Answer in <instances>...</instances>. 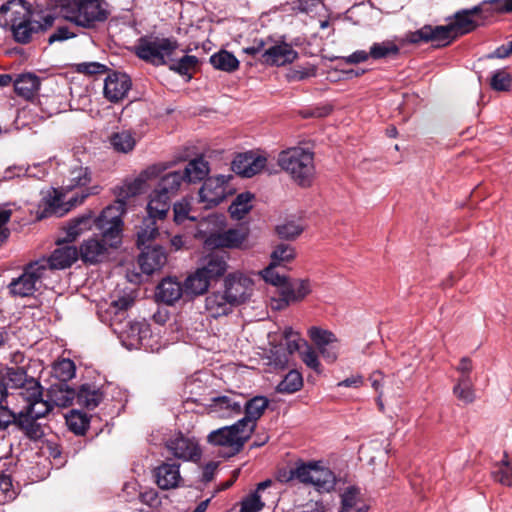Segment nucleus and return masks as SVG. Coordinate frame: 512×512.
I'll list each match as a JSON object with an SVG mask.
<instances>
[{
  "mask_svg": "<svg viewBox=\"0 0 512 512\" xmlns=\"http://www.w3.org/2000/svg\"><path fill=\"white\" fill-rule=\"evenodd\" d=\"M91 181L92 173L88 167L79 162L71 164L63 176L62 191L52 189L43 197L39 217H62L72 208L82 204L87 197L99 194L101 187L89 186Z\"/></svg>",
  "mask_w": 512,
  "mask_h": 512,
  "instance_id": "nucleus-1",
  "label": "nucleus"
},
{
  "mask_svg": "<svg viewBox=\"0 0 512 512\" xmlns=\"http://www.w3.org/2000/svg\"><path fill=\"white\" fill-rule=\"evenodd\" d=\"M0 25L12 31L14 39L22 44L31 41L33 34L44 27L31 20V6L24 0H10L0 7Z\"/></svg>",
  "mask_w": 512,
  "mask_h": 512,
  "instance_id": "nucleus-2",
  "label": "nucleus"
},
{
  "mask_svg": "<svg viewBox=\"0 0 512 512\" xmlns=\"http://www.w3.org/2000/svg\"><path fill=\"white\" fill-rule=\"evenodd\" d=\"M161 172L162 169L160 166L153 165L142 171L138 177L132 180H126L121 185L116 186L114 188L116 200L101 212V221L109 219L123 225L122 216L126 213L128 200L142 193L145 189L146 182L158 177Z\"/></svg>",
  "mask_w": 512,
  "mask_h": 512,
  "instance_id": "nucleus-3",
  "label": "nucleus"
},
{
  "mask_svg": "<svg viewBox=\"0 0 512 512\" xmlns=\"http://www.w3.org/2000/svg\"><path fill=\"white\" fill-rule=\"evenodd\" d=\"M101 220L102 214L94 220L101 237L90 238L80 247L81 258L84 262L97 263L102 261L109 248H116L121 243L123 225L116 223L114 220Z\"/></svg>",
  "mask_w": 512,
  "mask_h": 512,
  "instance_id": "nucleus-4",
  "label": "nucleus"
},
{
  "mask_svg": "<svg viewBox=\"0 0 512 512\" xmlns=\"http://www.w3.org/2000/svg\"><path fill=\"white\" fill-rule=\"evenodd\" d=\"M278 164L295 183L310 187L315 177L314 154L302 147H292L278 155Z\"/></svg>",
  "mask_w": 512,
  "mask_h": 512,
  "instance_id": "nucleus-5",
  "label": "nucleus"
},
{
  "mask_svg": "<svg viewBox=\"0 0 512 512\" xmlns=\"http://www.w3.org/2000/svg\"><path fill=\"white\" fill-rule=\"evenodd\" d=\"M243 52L257 58L262 64L283 66L292 63L298 53L286 42H274L270 37L255 39L252 45L243 48Z\"/></svg>",
  "mask_w": 512,
  "mask_h": 512,
  "instance_id": "nucleus-6",
  "label": "nucleus"
},
{
  "mask_svg": "<svg viewBox=\"0 0 512 512\" xmlns=\"http://www.w3.org/2000/svg\"><path fill=\"white\" fill-rule=\"evenodd\" d=\"M63 16L78 26L90 28L107 18L99 0H60Z\"/></svg>",
  "mask_w": 512,
  "mask_h": 512,
  "instance_id": "nucleus-7",
  "label": "nucleus"
},
{
  "mask_svg": "<svg viewBox=\"0 0 512 512\" xmlns=\"http://www.w3.org/2000/svg\"><path fill=\"white\" fill-rule=\"evenodd\" d=\"M179 46L174 38L142 37L135 46V54L154 66L168 65Z\"/></svg>",
  "mask_w": 512,
  "mask_h": 512,
  "instance_id": "nucleus-8",
  "label": "nucleus"
},
{
  "mask_svg": "<svg viewBox=\"0 0 512 512\" xmlns=\"http://www.w3.org/2000/svg\"><path fill=\"white\" fill-rule=\"evenodd\" d=\"M250 437V430L244 429L236 422L233 425L211 431L207 436V441L213 446L225 448L226 452L223 456L231 457L242 450Z\"/></svg>",
  "mask_w": 512,
  "mask_h": 512,
  "instance_id": "nucleus-9",
  "label": "nucleus"
},
{
  "mask_svg": "<svg viewBox=\"0 0 512 512\" xmlns=\"http://www.w3.org/2000/svg\"><path fill=\"white\" fill-rule=\"evenodd\" d=\"M45 268L37 261L27 265L23 273L9 284L10 293L14 296H32L38 289L42 278L45 276Z\"/></svg>",
  "mask_w": 512,
  "mask_h": 512,
  "instance_id": "nucleus-10",
  "label": "nucleus"
},
{
  "mask_svg": "<svg viewBox=\"0 0 512 512\" xmlns=\"http://www.w3.org/2000/svg\"><path fill=\"white\" fill-rule=\"evenodd\" d=\"M233 178L229 175H217L207 178L199 190L200 202L205 208H213L219 205L231 194L229 181Z\"/></svg>",
  "mask_w": 512,
  "mask_h": 512,
  "instance_id": "nucleus-11",
  "label": "nucleus"
},
{
  "mask_svg": "<svg viewBox=\"0 0 512 512\" xmlns=\"http://www.w3.org/2000/svg\"><path fill=\"white\" fill-rule=\"evenodd\" d=\"M248 229L231 228L222 232L210 233L204 243L211 249L228 248L247 250L252 247L248 242Z\"/></svg>",
  "mask_w": 512,
  "mask_h": 512,
  "instance_id": "nucleus-12",
  "label": "nucleus"
},
{
  "mask_svg": "<svg viewBox=\"0 0 512 512\" xmlns=\"http://www.w3.org/2000/svg\"><path fill=\"white\" fill-rule=\"evenodd\" d=\"M455 38L457 37L449 23L439 26L425 25L416 31L408 32L405 36L406 42L410 44L435 42L442 46L450 44Z\"/></svg>",
  "mask_w": 512,
  "mask_h": 512,
  "instance_id": "nucleus-13",
  "label": "nucleus"
},
{
  "mask_svg": "<svg viewBox=\"0 0 512 512\" xmlns=\"http://www.w3.org/2000/svg\"><path fill=\"white\" fill-rule=\"evenodd\" d=\"M223 284V291L234 306L245 303L252 296L254 282L241 272L228 274Z\"/></svg>",
  "mask_w": 512,
  "mask_h": 512,
  "instance_id": "nucleus-14",
  "label": "nucleus"
},
{
  "mask_svg": "<svg viewBox=\"0 0 512 512\" xmlns=\"http://www.w3.org/2000/svg\"><path fill=\"white\" fill-rule=\"evenodd\" d=\"M311 292L308 280L295 279L284 281L279 288V299H273L272 306L280 310L289 306L291 303L302 301Z\"/></svg>",
  "mask_w": 512,
  "mask_h": 512,
  "instance_id": "nucleus-15",
  "label": "nucleus"
},
{
  "mask_svg": "<svg viewBox=\"0 0 512 512\" xmlns=\"http://www.w3.org/2000/svg\"><path fill=\"white\" fill-rule=\"evenodd\" d=\"M165 446L174 457L184 461H197L201 456V450L195 438L182 433L170 437Z\"/></svg>",
  "mask_w": 512,
  "mask_h": 512,
  "instance_id": "nucleus-16",
  "label": "nucleus"
},
{
  "mask_svg": "<svg viewBox=\"0 0 512 512\" xmlns=\"http://www.w3.org/2000/svg\"><path fill=\"white\" fill-rule=\"evenodd\" d=\"M131 87V78L126 73L114 71L108 74L104 81V97L112 103H117L127 96Z\"/></svg>",
  "mask_w": 512,
  "mask_h": 512,
  "instance_id": "nucleus-17",
  "label": "nucleus"
},
{
  "mask_svg": "<svg viewBox=\"0 0 512 512\" xmlns=\"http://www.w3.org/2000/svg\"><path fill=\"white\" fill-rule=\"evenodd\" d=\"M0 378L7 389H19L20 392H37L40 384L32 377H28L26 371L21 367H6L0 371Z\"/></svg>",
  "mask_w": 512,
  "mask_h": 512,
  "instance_id": "nucleus-18",
  "label": "nucleus"
},
{
  "mask_svg": "<svg viewBox=\"0 0 512 512\" xmlns=\"http://www.w3.org/2000/svg\"><path fill=\"white\" fill-rule=\"evenodd\" d=\"M267 163V158L252 152L239 154L232 162V170L243 177L250 178L261 172Z\"/></svg>",
  "mask_w": 512,
  "mask_h": 512,
  "instance_id": "nucleus-19",
  "label": "nucleus"
},
{
  "mask_svg": "<svg viewBox=\"0 0 512 512\" xmlns=\"http://www.w3.org/2000/svg\"><path fill=\"white\" fill-rule=\"evenodd\" d=\"M19 395L27 402L26 407L19 412L20 414L39 419L45 417L53 408L49 399H43L40 384L37 387V392H19Z\"/></svg>",
  "mask_w": 512,
  "mask_h": 512,
  "instance_id": "nucleus-20",
  "label": "nucleus"
},
{
  "mask_svg": "<svg viewBox=\"0 0 512 512\" xmlns=\"http://www.w3.org/2000/svg\"><path fill=\"white\" fill-rule=\"evenodd\" d=\"M155 482L162 490L179 487L182 482L180 465L175 462H163L153 471Z\"/></svg>",
  "mask_w": 512,
  "mask_h": 512,
  "instance_id": "nucleus-21",
  "label": "nucleus"
},
{
  "mask_svg": "<svg viewBox=\"0 0 512 512\" xmlns=\"http://www.w3.org/2000/svg\"><path fill=\"white\" fill-rule=\"evenodd\" d=\"M269 400L264 396H255L243 404L245 416L239 419L238 425L250 430V435L256 428L257 420L268 407Z\"/></svg>",
  "mask_w": 512,
  "mask_h": 512,
  "instance_id": "nucleus-22",
  "label": "nucleus"
},
{
  "mask_svg": "<svg viewBox=\"0 0 512 512\" xmlns=\"http://www.w3.org/2000/svg\"><path fill=\"white\" fill-rule=\"evenodd\" d=\"M77 259V248L66 245L55 249L49 258H43L37 262L44 266L46 273L49 269H65L70 267Z\"/></svg>",
  "mask_w": 512,
  "mask_h": 512,
  "instance_id": "nucleus-23",
  "label": "nucleus"
},
{
  "mask_svg": "<svg viewBox=\"0 0 512 512\" xmlns=\"http://www.w3.org/2000/svg\"><path fill=\"white\" fill-rule=\"evenodd\" d=\"M143 273L151 275L161 270L167 262V255L161 245L142 249L138 259Z\"/></svg>",
  "mask_w": 512,
  "mask_h": 512,
  "instance_id": "nucleus-24",
  "label": "nucleus"
},
{
  "mask_svg": "<svg viewBox=\"0 0 512 512\" xmlns=\"http://www.w3.org/2000/svg\"><path fill=\"white\" fill-rule=\"evenodd\" d=\"M110 326L114 333L118 334L123 341H129L132 346L140 344L142 335L147 332L142 322L127 319L111 322Z\"/></svg>",
  "mask_w": 512,
  "mask_h": 512,
  "instance_id": "nucleus-25",
  "label": "nucleus"
},
{
  "mask_svg": "<svg viewBox=\"0 0 512 512\" xmlns=\"http://www.w3.org/2000/svg\"><path fill=\"white\" fill-rule=\"evenodd\" d=\"M234 307V304L230 301L224 291H213L205 297V311L213 318L227 316L232 312Z\"/></svg>",
  "mask_w": 512,
  "mask_h": 512,
  "instance_id": "nucleus-26",
  "label": "nucleus"
},
{
  "mask_svg": "<svg viewBox=\"0 0 512 512\" xmlns=\"http://www.w3.org/2000/svg\"><path fill=\"white\" fill-rule=\"evenodd\" d=\"M238 396H219L212 399L210 404L211 412L222 418H229L240 415L243 403L238 400Z\"/></svg>",
  "mask_w": 512,
  "mask_h": 512,
  "instance_id": "nucleus-27",
  "label": "nucleus"
},
{
  "mask_svg": "<svg viewBox=\"0 0 512 512\" xmlns=\"http://www.w3.org/2000/svg\"><path fill=\"white\" fill-rule=\"evenodd\" d=\"M164 242L169 238L167 232L160 233L156 221L152 218H144L137 231V246L140 249L152 247L151 243L156 239Z\"/></svg>",
  "mask_w": 512,
  "mask_h": 512,
  "instance_id": "nucleus-28",
  "label": "nucleus"
},
{
  "mask_svg": "<svg viewBox=\"0 0 512 512\" xmlns=\"http://www.w3.org/2000/svg\"><path fill=\"white\" fill-rule=\"evenodd\" d=\"M317 464L313 462L309 463H297L295 467L289 469L288 471H283L279 473L278 479L281 482H290L293 480H298L303 484L312 485L313 475L316 471Z\"/></svg>",
  "mask_w": 512,
  "mask_h": 512,
  "instance_id": "nucleus-29",
  "label": "nucleus"
},
{
  "mask_svg": "<svg viewBox=\"0 0 512 512\" xmlns=\"http://www.w3.org/2000/svg\"><path fill=\"white\" fill-rule=\"evenodd\" d=\"M183 294V287L179 281L168 277L163 279L157 286L156 298L158 301L173 304L178 301Z\"/></svg>",
  "mask_w": 512,
  "mask_h": 512,
  "instance_id": "nucleus-30",
  "label": "nucleus"
},
{
  "mask_svg": "<svg viewBox=\"0 0 512 512\" xmlns=\"http://www.w3.org/2000/svg\"><path fill=\"white\" fill-rule=\"evenodd\" d=\"M170 200V197L155 188L150 194L146 218H152L154 221L165 218L170 209Z\"/></svg>",
  "mask_w": 512,
  "mask_h": 512,
  "instance_id": "nucleus-31",
  "label": "nucleus"
},
{
  "mask_svg": "<svg viewBox=\"0 0 512 512\" xmlns=\"http://www.w3.org/2000/svg\"><path fill=\"white\" fill-rule=\"evenodd\" d=\"M226 257L217 253L208 254L199 269L210 279H217L227 271Z\"/></svg>",
  "mask_w": 512,
  "mask_h": 512,
  "instance_id": "nucleus-32",
  "label": "nucleus"
},
{
  "mask_svg": "<svg viewBox=\"0 0 512 512\" xmlns=\"http://www.w3.org/2000/svg\"><path fill=\"white\" fill-rule=\"evenodd\" d=\"M181 172L187 183H197L204 179L206 180L210 167L208 161L203 157H197L190 160Z\"/></svg>",
  "mask_w": 512,
  "mask_h": 512,
  "instance_id": "nucleus-33",
  "label": "nucleus"
},
{
  "mask_svg": "<svg viewBox=\"0 0 512 512\" xmlns=\"http://www.w3.org/2000/svg\"><path fill=\"white\" fill-rule=\"evenodd\" d=\"M187 183L182 172L170 171L163 174L156 186V189L172 198L180 190L181 186Z\"/></svg>",
  "mask_w": 512,
  "mask_h": 512,
  "instance_id": "nucleus-34",
  "label": "nucleus"
},
{
  "mask_svg": "<svg viewBox=\"0 0 512 512\" xmlns=\"http://www.w3.org/2000/svg\"><path fill=\"white\" fill-rule=\"evenodd\" d=\"M341 512H367L359 488L348 487L341 495Z\"/></svg>",
  "mask_w": 512,
  "mask_h": 512,
  "instance_id": "nucleus-35",
  "label": "nucleus"
},
{
  "mask_svg": "<svg viewBox=\"0 0 512 512\" xmlns=\"http://www.w3.org/2000/svg\"><path fill=\"white\" fill-rule=\"evenodd\" d=\"M448 20L456 37L468 34L478 26L476 20L470 17L465 9L455 12Z\"/></svg>",
  "mask_w": 512,
  "mask_h": 512,
  "instance_id": "nucleus-36",
  "label": "nucleus"
},
{
  "mask_svg": "<svg viewBox=\"0 0 512 512\" xmlns=\"http://www.w3.org/2000/svg\"><path fill=\"white\" fill-rule=\"evenodd\" d=\"M109 143L116 152L129 153L134 149L137 140L133 131L122 129L111 133Z\"/></svg>",
  "mask_w": 512,
  "mask_h": 512,
  "instance_id": "nucleus-37",
  "label": "nucleus"
},
{
  "mask_svg": "<svg viewBox=\"0 0 512 512\" xmlns=\"http://www.w3.org/2000/svg\"><path fill=\"white\" fill-rule=\"evenodd\" d=\"M40 86L39 78L32 74L20 75L14 81V90L26 100L32 99Z\"/></svg>",
  "mask_w": 512,
  "mask_h": 512,
  "instance_id": "nucleus-38",
  "label": "nucleus"
},
{
  "mask_svg": "<svg viewBox=\"0 0 512 512\" xmlns=\"http://www.w3.org/2000/svg\"><path fill=\"white\" fill-rule=\"evenodd\" d=\"M48 399L52 407H68L76 399V391L66 384L55 385L48 391Z\"/></svg>",
  "mask_w": 512,
  "mask_h": 512,
  "instance_id": "nucleus-39",
  "label": "nucleus"
},
{
  "mask_svg": "<svg viewBox=\"0 0 512 512\" xmlns=\"http://www.w3.org/2000/svg\"><path fill=\"white\" fill-rule=\"evenodd\" d=\"M283 338L286 344L287 354L279 356L276 361L281 366H285L288 363V355H292L296 351H301L302 346L304 347V340L301 339L300 334L295 332L292 327H286L283 331Z\"/></svg>",
  "mask_w": 512,
  "mask_h": 512,
  "instance_id": "nucleus-40",
  "label": "nucleus"
},
{
  "mask_svg": "<svg viewBox=\"0 0 512 512\" xmlns=\"http://www.w3.org/2000/svg\"><path fill=\"white\" fill-rule=\"evenodd\" d=\"M91 224V212L70 220L65 228L66 236L63 238V242L69 243L74 241L84 230L89 229Z\"/></svg>",
  "mask_w": 512,
  "mask_h": 512,
  "instance_id": "nucleus-41",
  "label": "nucleus"
},
{
  "mask_svg": "<svg viewBox=\"0 0 512 512\" xmlns=\"http://www.w3.org/2000/svg\"><path fill=\"white\" fill-rule=\"evenodd\" d=\"M199 64V59L193 55H184L179 59L172 56V60L169 61V69L178 73L179 75H187L188 79H191V74L194 72Z\"/></svg>",
  "mask_w": 512,
  "mask_h": 512,
  "instance_id": "nucleus-42",
  "label": "nucleus"
},
{
  "mask_svg": "<svg viewBox=\"0 0 512 512\" xmlns=\"http://www.w3.org/2000/svg\"><path fill=\"white\" fill-rule=\"evenodd\" d=\"M77 403L87 409L96 408L102 400L101 392L95 387L82 385L76 392Z\"/></svg>",
  "mask_w": 512,
  "mask_h": 512,
  "instance_id": "nucleus-43",
  "label": "nucleus"
},
{
  "mask_svg": "<svg viewBox=\"0 0 512 512\" xmlns=\"http://www.w3.org/2000/svg\"><path fill=\"white\" fill-rule=\"evenodd\" d=\"M335 481V475L330 469L321 467L317 464L316 471L313 475L312 485L319 492H329L334 489Z\"/></svg>",
  "mask_w": 512,
  "mask_h": 512,
  "instance_id": "nucleus-44",
  "label": "nucleus"
},
{
  "mask_svg": "<svg viewBox=\"0 0 512 512\" xmlns=\"http://www.w3.org/2000/svg\"><path fill=\"white\" fill-rule=\"evenodd\" d=\"M253 195L249 192L237 195L234 201L229 206V213L235 220L243 219L246 214L252 209Z\"/></svg>",
  "mask_w": 512,
  "mask_h": 512,
  "instance_id": "nucleus-45",
  "label": "nucleus"
},
{
  "mask_svg": "<svg viewBox=\"0 0 512 512\" xmlns=\"http://www.w3.org/2000/svg\"><path fill=\"white\" fill-rule=\"evenodd\" d=\"M210 63L215 69L225 72H233L238 69L239 61L230 52L221 50L210 57Z\"/></svg>",
  "mask_w": 512,
  "mask_h": 512,
  "instance_id": "nucleus-46",
  "label": "nucleus"
},
{
  "mask_svg": "<svg viewBox=\"0 0 512 512\" xmlns=\"http://www.w3.org/2000/svg\"><path fill=\"white\" fill-rule=\"evenodd\" d=\"M400 53V47L392 40L373 43L370 47V56L374 60L394 58Z\"/></svg>",
  "mask_w": 512,
  "mask_h": 512,
  "instance_id": "nucleus-47",
  "label": "nucleus"
},
{
  "mask_svg": "<svg viewBox=\"0 0 512 512\" xmlns=\"http://www.w3.org/2000/svg\"><path fill=\"white\" fill-rule=\"evenodd\" d=\"M210 281L211 280L198 268L195 273L186 279L185 289L191 294L200 295L207 291Z\"/></svg>",
  "mask_w": 512,
  "mask_h": 512,
  "instance_id": "nucleus-48",
  "label": "nucleus"
},
{
  "mask_svg": "<svg viewBox=\"0 0 512 512\" xmlns=\"http://www.w3.org/2000/svg\"><path fill=\"white\" fill-rule=\"evenodd\" d=\"M492 477L505 486H512V459L507 455L494 467Z\"/></svg>",
  "mask_w": 512,
  "mask_h": 512,
  "instance_id": "nucleus-49",
  "label": "nucleus"
},
{
  "mask_svg": "<svg viewBox=\"0 0 512 512\" xmlns=\"http://www.w3.org/2000/svg\"><path fill=\"white\" fill-rule=\"evenodd\" d=\"M36 420L37 419L28 417L25 414L18 413L17 427L32 440H37L43 436L42 428Z\"/></svg>",
  "mask_w": 512,
  "mask_h": 512,
  "instance_id": "nucleus-50",
  "label": "nucleus"
},
{
  "mask_svg": "<svg viewBox=\"0 0 512 512\" xmlns=\"http://www.w3.org/2000/svg\"><path fill=\"white\" fill-rule=\"evenodd\" d=\"M133 305V299L128 296L114 300L109 307L111 322L126 320L127 310Z\"/></svg>",
  "mask_w": 512,
  "mask_h": 512,
  "instance_id": "nucleus-51",
  "label": "nucleus"
},
{
  "mask_svg": "<svg viewBox=\"0 0 512 512\" xmlns=\"http://www.w3.org/2000/svg\"><path fill=\"white\" fill-rule=\"evenodd\" d=\"M66 423L72 432L83 435L89 427V418L86 414L73 410L66 416Z\"/></svg>",
  "mask_w": 512,
  "mask_h": 512,
  "instance_id": "nucleus-52",
  "label": "nucleus"
},
{
  "mask_svg": "<svg viewBox=\"0 0 512 512\" xmlns=\"http://www.w3.org/2000/svg\"><path fill=\"white\" fill-rule=\"evenodd\" d=\"M303 385L302 375L296 371L291 370L285 378L278 384L277 390L280 393H294L301 389Z\"/></svg>",
  "mask_w": 512,
  "mask_h": 512,
  "instance_id": "nucleus-53",
  "label": "nucleus"
},
{
  "mask_svg": "<svg viewBox=\"0 0 512 512\" xmlns=\"http://www.w3.org/2000/svg\"><path fill=\"white\" fill-rule=\"evenodd\" d=\"M490 87L498 92L510 91L512 88V74L504 69L496 70L491 76Z\"/></svg>",
  "mask_w": 512,
  "mask_h": 512,
  "instance_id": "nucleus-54",
  "label": "nucleus"
},
{
  "mask_svg": "<svg viewBox=\"0 0 512 512\" xmlns=\"http://www.w3.org/2000/svg\"><path fill=\"white\" fill-rule=\"evenodd\" d=\"M295 258V249L292 245L281 243L278 244L271 253V262L273 265H282L288 263Z\"/></svg>",
  "mask_w": 512,
  "mask_h": 512,
  "instance_id": "nucleus-55",
  "label": "nucleus"
},
{
  "mask_svg": "<svg viewBox=\"0 0 512 512\" xmlns=\"http://www.w3.org/2000/svg\"><path fill=\"white\" fill-rule=\"evenodd\" d=\"M308 335L318 349L337 341L336 336L331 331L316 326L308 330Z\"/></svg>",
  "mask_w": 512,
  "mask_h": 512,
  "instance_id": "nucleus-56",
  "label": "nucleus"
},
{
  "mask_svg": "<svg viewBox=\"0 0 512 512\" xmlns=\"http://www.w3.org/2000/svg\"><path fill=\"white\" fill-rule=\"evenodd\" d=\"M299 354L301 360L308 368L317 373L321 372V363L318 358V353L312 346L304 342V349L301 350Z\"/></svg>",
  "mask_w": 512,
  "mask_h": 512,
  "instance_id": "nucleus-57",
  "label": "nucleus"
},
{
  "mask_svg": "<svg viewBox=\"0 0 512 512\" xmlns=\"http://www.w3.org/2000/svg\"><path fill=\"white\" fill-rule=\"evenodd\" d=\"M53 371L57 378L66 382L75 376V364L70 359H62L54 364Z\"/></svg>",
  "mask_w": 512,
  "mask_h": 512,
  "instance_id": "nucleus-58",
  "label": "nucleus"
},
{
  "mask_svg": "<svg viewBox=\"0 0 512 512\" xmlns=\"http://www.w3.org/2000/svg\"><path fill=\"white\" fill-rule=\"evenodd\" d=\"M486 5H490L491 6V12L492 13H496V14H510V13H512V11H504V10H502L504 4L501 2V0H483L478 5L473 6L470 9H465V11H467L468 14L470 15V17L473 18V16L480 15L482 12H484L485 11L484 7Z\"/></svg>",
  "mask_w": 512,
  "mask_h": 512,
  "instance_id": "nucleus-59",
  "label": "nucleus"
},
{
  "mask_svg": "<svg viewBox=\"0 0 512 512\" xmlns=\"http://www.w3.org/2000/svg\"><path fill=\"white\" fill-rule=\"evenodd\" d=\"M264 502L257 492H252L241 501L239 512H259L263 509Z\"/></svg>",
  "mask_w": 512,
  "mask_h": 512,
  "instance_id": "nucleus-60",
  "label": "nucleus"
},
{
  "mask_svg": "<svg viewBox=\"0 0 512 512\" xmlns=\"http://www.w3.org/2000/svg\"><path fill=\"white\" fill-rule=\"evenodd\" d=\"M276 231L280 238L294 239L302 233L303 227L294 221H290L277 226Z\"/></svg>",
  "mask_w": 512,
  "mask_h": 512,
  "instance_id": "nucleus-61",
  "label": "nucleus"
},
{
  "mask_svg": "<svg viewBox=\"0 0 512 512\" xmlns=\"http://www.w3.org/2000/svg\"><path fill=\"white\" fill-rule=\"evenodd\" d=\"M277 266L278 265H273V263L271 262L268 267H266L260 272V274L262 278L265 280V282L277 286L279 289L286 280V277L284 275L279 274L276 271Z\"/></svg>",
  "mask_w": 512,
  "mask_h": 512,
  "instance_id": "nucleus-62",
  "label": "nucleus"
},
{
  "mask_svg": "<svg viewBox=\"0 0 512 512\" xmlns=\"http://www.w3.org/2000/svg\"><path fill=\"white\" fill-rule=\"evenodd\" d=\"M174 221L178 224L183 223L185 220L189 219L191 221H195L196 218L194 216H190V205L187 201H180L174 204Z\"/></svg>",
  "mask_w": 512,
  "mask_h": 512,
  "instance_id": "nucleus-63",
  "label": "nucleus"
},
{
  "mask_svg": "<svg viewBox=\"0 0 512 512\" xmlns=\"http://www.w3.org/2000/svg\"><path fill=\"white\" fill-rule=\"evenodd\" d=\"M107 69L106 65L99 62H83L76 64V71L85 75L103 74Z\"/></svg>",
  "mask_w": 512,
  "mask_h": 512,
  "instance_id": "nucleus-64",
  "label": "nucleus"
}]
</instances>
